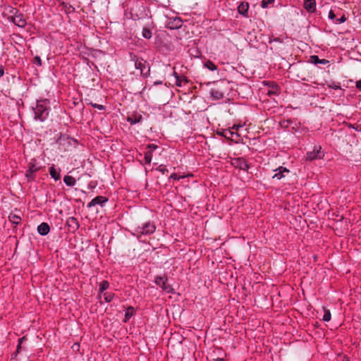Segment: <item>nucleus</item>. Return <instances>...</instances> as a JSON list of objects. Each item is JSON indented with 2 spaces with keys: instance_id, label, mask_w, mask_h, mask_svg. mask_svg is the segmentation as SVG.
Listing matches in <instances>:
<instances>
[{
  "instance_id": "nucleus-36",
  "label": "nucleus",
  "mask_w": 361,
  "mask_h": 361,
  "mask_svg": "<svg viewBox=\"0 0 361 361\" xmlns=\"http://www.w3.org/2000/svg\"><path fill=\"white\" fill-rule=\"evenodd\" d=\"M346 20V18L345 17V16H342L341 18H336V23H344L345 21Z\"/></svg>"
},
{
  "instance_id": "nucleus-9",
  "label": "nucleus",
  "mask_w": 361,
  "mask_h": 361,
  "mask_svg": "<svg viewBox=\"0 0 361 361\" xmlns=\"http://www.w3.org/2000/svg\"><path fill=\"white\" fill-rule=\"evenodd\" d=\"M275 174L272 176V178H276L278 180H281V178H284L286 174H288L290 171L283 166H279L276 169L274 170Z\"/></svg>"
},
{
  "instance_id": "nucleus-31",
  "label": "nucleus",
  "mask_w": 361,
  "mask_h": 361,
  "mask_svg": "<svg viewBox=\"0 0 361 361\" xmlns=\"http://www.w3.org/2000/svg\"><path fill=\"white\" fill-rule=\"evenodd\" d=\"M158 148V146L154 145V144H149L147 146V152H150L151 154L153 153V152L154 150H156Z\"/></svg>"
},
{
  "instance_id": "nucleus-41",
  "label": "nucleus",
  "mask_w": 361,
  "mask_h": 361,
  "mask_svg": "<svg viewBox=\"0 0 361 361\" xmlns=\"http://www.w3.org/2000/svg\"><path fill=\"white\" fill-rule=\"evenodd\" d=\"M4 68L2 65H0V78L4 75Z\"/></svg>"
},
{
  "instance_id": "nucleus-2",
  "label": "nucleus",
  "mask_w": 361,
  "mask_h": 361,
  "mask_svg": "<svg viewBox=\"0 0 361 361\" xmlns=\"http://www.w3.org/2000/svg\"><path fill=\"white\" fill-rule=\"evenodd\" d=\"M155 224L152 221H147L135 228L132 234L139 240H141L143 235H152L155 232Z\"/></svg>"
},
{
  "instance_id": "nucleus-42",
  "label": "nucleus",
  "mask_w": 361,
  "mask_h": 361,
  "mask_svg": "<svg viewBox=\"0 0 361 361\" xmlns=\"http://www.w3.org/2000/svg\"><path fill=\"white\" fill-rule=\"evenodd\" d=\"M158 170L161 172L162 173H164L166 170L165 167H163L162 166H159Z\"/></svg>"
},
{
  "instance_id": "nucleus-27",
  "label": "nucleus",
  "mask_w": 361,
  "mask_h": 361,
  "mask_svg": "<svg viewBox=\"0 0 361 361\" xmlns=\"http://www.w3.org/2000/svg\"><path fill=\"white\" fill-rule=\"evenodd\" d=\"M211 94L212 97H215L216 99H222L224 97V94L218 90H212Z\"/></svg>"
},
{
  "instance_id": "nucleus-5",
  "label": "nucleus",
  "mask_w": 361,
  "mask_h": 361,
  "mask_svg": "<svg viewBox=\"0 0 361 361\" xmlns=\"http://www.w3.org/2000/svg\"><path fill=\"white\" fill-rule=\"evenodd\" d=\"M324 156V152L322 150V147L319 145H315L312 151L307 152L306 159L313 161L315 159H322Z\"/></svg>"
},
{
  "instance_id": "nucleus-24",
  "label": "nucleus",
  "mask_w": 361,
  "mask_h": 361,
  "mask_svg": "<svg viewBox=\"0 0 361 361\" xmlns=\"http://www.w3.org/2000/svg\"><path fill=\"white\" fill-rule=\"evenodd\" d=\"M109 286V283L107 281H102L99 283V293H103L104 290H106Z\"/></svg>"
},
{
  "instance_id": "nucleus-30",
  "label": "nucleus",
  "mask_w": 361,
  "mask_h": 361,
  "mask_svg": "<svg viewBox=\"0 0 361 361\" xmlns=\"http://www.w3.org/2000/svg\"><path fill=\"white\" fill-rule=\"evenodd\" d=\"M114 297V294H113V293H106L104 294V298L106 302H111L113 300Z\"/></svg>"
},
{
  "instance_id": "nucleus-16",
  "label": "nucleus",
  "mask_w": 361,
  "mask_h": 361,
  "mask_svg": "<svg viewBox=\"0 0 361 361\" xmlns=\"http://www.w3.org/2000/svg\"><path fill=\"white\" fill-rule=\"evenodd\" d=\"M310 61L313 64L317 66L319 64L326 65L329 63V61L326 59H320L318 56L312 55L310 56Z\"/></svg>"
},
{
  "instance_id": "nucleus-1",
  "label": "nucleus",
  "mask_w": 361,
  "mask_h": 361,
  "mask_svg": "<svg viewBox=\"0 0 361 361\" xmlns=\"http://www.w3.org/2000/svg\"><path fill=\"white\" fill-rule=\"evenodd\" d=\"M49 104L50 102L48 99L37 101L36 106L32 108L35 120L40 122H44L47 120L50 111Z\"/></svg>"
},
{
  "instance_id": "nucleus-23",
  "label": "nucleus",
  "mask_w": 361,
  "mask_h": 361,
  "mask_svg": "<svg viewBox=\"0 0 361 361\" xmlns=\"http://www.w3.org/2000/svg\"><path fill=\"white\" fill-rule=\"evenodd\" d=\"M142 36L145 39H150L152 36V34L149 29L144 27L142 31Z\"/></svg>"
},
{
  "instance_id": "nucleus-17",
  "label": "nucleus",
  "mask_w": 361,
  "mask_h": 361,
  "mask_svg": "<svg viewBox=\"0 0 361 361\" xmlns=\"http://www.w3.org/2000/svg\"><path fill=\"white\" fill-rule=\"evenodd\" d=\"M63 182L69 187H73L76 184V180L71 176H65L63 177Z\"/></svg>"
},
{
  "instance_id": "nucleus-32",
  "label": "nucleus",
  "mask_w": 361,
  "mask_h": 361,
  "mask_svg": "<svg viewBox=\"0 0 361 361\" xmlns=\"http://www.w3.org/2000/svg\"><path fill=\"white\" fill-rule=\"evenodd\" d=\"M38 170V168L35 165H32L30 166L28 171H27V176H29V173H34Z\"/></svg>"
},
{
  "instance_id": "nucleus-25",
  "label": "nucleus",
  "mask_w": 361,
  "mask_h": 361,
  "mask_svg": "<svg viewBox=\"0 0 361 361\" xmlns=\"http://www.w3.org/2000/svg\"><path fill=\"white\" fill-rule=\"evenodd\" d=\"M9 220L12 224L18 225L20 222L21 219L20 216L13 214L9 216Z\"/></svg>"
},
{
  "instance_id": "nucleus-28",
  "label": "nucleus",
  "mask_w": 361,
  "mask_h": 361,
  "mask_svg": "<svg viewBox=\"0 0 361 361\" xmlns=\"http://www.w3.org/2000/svg\"><path fill=\"white\" fill-rule=\"evenodd\" d=\"M152 159V154L150 152H146L145 153V161L146 164H150Z\"/></svg>"
},
{
  "instance_id": "nucleus-12",
  "label": "nucleus",
  "mask_w": 361,
  "mask_h": 361,
  "mask_svg": "<svg viewBox=\"0 0 361 361\" xmlns=\"http://www.w3.org/2000/svg\"><path fill=\"white\" fill-rule=\"evenodd\" d=\"M13 23L20 27H24L26 25V20L22 14H18L13 17Z\"/></svg>"
},
{
  "instance_id": "nucleus-35",
  "label": "nucleus",
  "mask_w": 361,
  "mask_h": 361,
  "mask_svg": "<svg viewBox=\"0 0 361 361\" xmlns=\"http://www.w3.org/2000/svg\"><path fill=\"white\" fill-rule=\"evenodd\" d=\"M91 106L95 109H99V110H104L105 109L104 106H103L102 104L91 103Z\"/></svg>"
},
{
  "instance_id": "nucleus-21",
  "label": "nucleus",
  "mask_w": 361,
  "mask_h": 361,
  "mask_svg": "<svg viewBox=\"0 0 361 361\" xmlns=\"http://www.w3.org/2000/svg\"><path fill=\"white\" fill-rule=\"evenodd\" d=\"M142 116H139L137 117H135V118H132V117H128L127 118V121L130 124V125H135L136 123H138L141 121L142 120Z\"/></svg>"
},
{
  "instance_id": "nucleus-46",
  "label": "nucleus",
  "mask_w": 361,
  "mask_h": 361,
  "mask_svg": "<svg viewBox=\"0 0 361 361\" xmlns=\"http://www.w3.org/2000/svg\"><path fill=\"white\" fill-rule=\"evenodd\" d=\"M344 359L345 360L343 361H348V358L347 357H345Z\"/></svg>"
},
{
  "instance_id": "nucleus-10",
  "label": "nucleus",
  "mask_w": 361,
  "mask_h": 361,
  "mask_svg": "<svg viewBox=\"0 0 361 361\" xmlns=\"http://www.w3.org/2000/svg\"><path fill=\"white\" fill-rule=\"evenodd\" d=\"M233 164L243 171H247L249 169L247 162L242 157L235 159Z\"/></svg>"
},
{
  "instance_id": "nucleus-8",
  "label": "nucleus",
  "mask_w": 361,
  "mask_h": 361,
  "mask_svg": "<svg viewBox=\"0 0 361 361\" xmlns=\"http://www.w3.org/2000/svg\"><path fill=\"white\" fill-rule=\"evenodd\" d=\"M108 202V198L104 196H97L93 198L88 204L87 207L91 208L96 205H100L103 207L104 204Z\"/></svg>"
},
{
  "instance_id": "nucleus-4",
  "label": "nucleus",
  "mask_w": 361,
  "mask_h": 361,
  "mask_svg": "<svg viewBox=\"0 0 361 361\" xmlns=\"http://www.w3.org/2000/svg\"><path fill=\"white\" fill-rule=\"evenodd\" d=\"M168 279L165 276H156L154 283L159 286L164 292L167 293H173V288L169 284Z\"/></svg>"
},
{
  "instance_id": "nucleus-14",
  "label": "nucleus",
  "mask_w": 361,
  "mask_h": 361,
  "mask_svg": "<svg viewBox=\"0 0 361 361\" xmlns=\"http://www.w3.org/2000/svg\"><path fill=\"white\" fill-rule=\"evenodd\" d=\"M304 7L308 12H314L316 9L315 0H305Z\"/></svg>"
},
{
  "instance_id": "nucleus-3",
  "label": "nucleus",
  "mask_w": 361,
  "mask_h": 361,
  "mask_svg": "<svg viewBox=\"0 0 361 361\" xmlns=\"http://www.w3.org/2000/svg\"><path fill=\"white\" fill-rule=\"evenodd\" d=\"M136 70L140 71V74L144 78H147L149 75L150 68L147 62L143 59H137L134 63Z\"/></svg>"
},
{
  "instance_id": "nucleus-33",
  "label": "nucleus",
  "mask_w": 361,
  "mask_h": 361,
  "mask_svg": "<svg viewBox=\"0 0 361 361\" xmlns=\"http://www.w3.org/2000/svg\"><path fill=\"white\" fill-rule=\"evenodd\" d=\"M328 87L329 88L334 89V90H339L341 89V86L338 84H336L335 82H332L331 84H328Z\"/></svg>"
},
{
  "instance_id": "nucleus-47",
  "label": "nucleus",
  "mask_w": 361,
  "mask_h": 361,
  "mask_svg": "<svg viewBox=\"0 0 361 361\" xmlns=\"http://www.w3.org/2000/svg\"><path fill=\"white\" fill-rule=\"evenodd\" d=\"M160 83L159 81L155 82V84Z\"/></svg>"
},
{
  "instance_id": "nucleus-45",
  "label": "nucleus",
  "mask_w": 361,
  "mask_h": 361,
  "mask_svg": "<svg viewBox=\"0 0 361 361\" xmlns=\"http://www.w3.org/2000/svg\"><path fill=\"white\" fill-rule=\"evenodd\" d=\"M214 361H224V360L223 358H216V359H214Z\"/></svg>"
},
{
  "instance_id": "nucleus-48",
  "label": "nucleus",
  "mask_w": 361,
  "mask_h": 361,
  "mask_svg": "<svg viewBox=\"0 0 361 361\" xmlns=\"http://www.w3.org/2000/svg\"><path fill=\"white\" fill-rule=\"evenodd\" d=\"M160 83L159 81L155 82V84Z\"/></svg>"
},
{
  "instance_id": "nucleus-26",
  "label": "nucleus",
  "mask_w": 361,
  "mask_h": 361,
  "mask_svg": "<svg viewBox=\"0 0 361 361\" xmlns=\"http://www.w3.org/2000/svg\"><path fill=\"white\" fill-rule=\"evenodd\" d=\"M204 67H206L207 69L210 71H215L217 68L216 66L211 61H207V62H205Z\"/></svg>"
},
{
  "instance_id": "nucleus-44",
  "label": "nucleus",
  "mask_w": 361,
  "mask_h": 361,
  "mask_svg": "<svg viewBox=\"0 0 361 361\" xmlns=\"http://www.w3.org/2000/svg\"><path fill=\"white\" fill-rule=\"evenodd\" d=\"M242 126L240 125H234L233 128V129H235V130H238L240 128H241Z\"/></svg>"
},
{
  "instance_id": "nucleus-6",
  "label": "nucleus",
  "mask_w": 361,
  "mask_h": 361,
  "mask_svg": "<svg viewBox=\"0 0 361 361\" xmlns=\"http://www.w3.org/2000/svg\"><path fill=\"white\" fill-rule=\"evenodd\" d=\"M75 142V140L72 138H71L70 137H68V135H61V136L59 137V138L58 139V144L61 147H63V150H66V145H72V144Z\"/></svg>"
},
{
  "instance_id": "nucleus-15",
  "label": "nucleus",
  "mask_w": 361,
  "mask_h": 361,
  "mask_svg": "<svg viewBox=\"0 0 361 361\" xmlns=\"http://www.w3.org/2000/svg\"><path fill=\"white\" fill-rule=\"evenodd\" d=\"M60 171L61 169L59 168L56 169L54 166L49 168V174L54 180H59L61 179Z\"/></svg>"
},
{
  "instance_id": "nucleus-43",
  "label": "nucleus",
  "mask_w": 361,
  "mask_h": 361,
  "mask_svg": "<svg viewBox=\"0 0 361 361\" xmlns=\"http://www.w3.org/2000/svg\"><path fill=\"white\" fill-rule=\"evenodd\" d=\"M356 87L361 90V80L356 82Z\"/></svg>"
},
{
  "instance_id": "nucleus-18",
  "label": "nucleus",
  "mask_w": 361,
  "mask_h": 361,
  "mask_svg": "<svg viewBox=\"0 0 361 361\" xmlns=\"http://www.w3.org/2000/svg\"><path fill=\"white\" fill-rule=\"evenodd\" d=\"M67 224L68 226L73 227L74 229H77L79 228V224L76 218L75 217H69L67 219Z\"/></svg>"
},
{
  "instance_id": "nucleus-19",
  "label": "nucleus",
  "mask_w": 361,
  "mask_h": 361,
  "mask_svg": "<svg viewBox=\"0 0 361 361\" xmlns=\"http://www.w3.org/2000/svg\"><path fill=\"white\" fill-rule=\"evenodd\" d=\"M134 308L133 307H129L125 313L123 322H127L130 319V318L134 314Z\"/></svg>"
},
{
  "instance_id": "nucleus-37",
  "label": "nucleus",
  "mask_w": 361,
  "mask_h": 361,
  "mask_svg": "<svg viewBox=\"0 0 361 361\" xmlns=\"http://www.w3.org/2000/svg\"><path fill=\"white\" fill-rule=\"evenodd\" d=\"M328 17L329 19H331V20H334V21H335L336 18V15L334 14V11L331 10L329 12Z\"/></svg>"
},
{
  "instance_id": "nucleus-11",
  "label": "nucleus",
  "mask_w": 361,
  "mask_h": 361,
  "mask_svg": "<svg viewBox=\"0 0 361 361\" xmlns=\"http://www.w3.org/2000/svg\"><path fill=\"white\" fill-rule=\"evenodd\" d=\"M248 9H249V4L246 1L241 2L238 6V13L245 18H247L249 16Z\"/></svg>"
},
{
  "instance_id": "nucleus-40",
  "label": "nucleus",
  "mask_w": 361,
  "mask_h": 361,
  "mask_svg": "<svg viewBox=\"0 0 361 361\" xmlns=\"http://www.w3.org/2000/svg\"><path fill=\"white\" fill-rule=\"evenodd\" d=\"M25 340V337H23L21 338L20 340H19V343L18 345V347H17V350L18 351L20 348V345L22 344V343L23 342V341Z\"/></svg>"
},
{
  "instance_id": "nucleus-39",
  "label": "nucleus",
  "mask_w": 361,
  "mask_h": 361,
  "mask_svg": "<svg viewBox=\"0 0 361 361\" xmlns=\"http://www.w3.org/2000/svg\"><path fill=\"white\" fill-rule=\"evenodd\" d=\"M277 92H278V87H277V86H276L274 90H269V91L268 92V94H269V95H271V94H277Z\"/></svg>"
},
{
  "instance_id": "nucleus-38",
  "label": "nucleus",
  "mask_w": 361,
  "mask_h": 361,
  "mask_svg": "<svg viewBox=\"0 0 361 361\" xmlns=\"http://www.w3.org/2000/svg\"><path fill=\"white\" fill-rule=\"evenodd\" d=\"M182 178L183 176H178L176 173H172L170 176V178L173 180H180Z\"/></svg>"
},
{
  "instance_id": "nucleus-20",
  "label": "nucleus",
  "mask_w": 361,
  "mask_h": 361,
  "mask_svg": "<svg viewBox=\"0 0 361 361\" xmlns=\"http://www.w3.org/2000/svg\"><path fill=\"white\" fill-rule=\"evenodd\" d=\"M174 77L176 78V85L178 87L182 86L183 81H187L184 76H180L177 73H173Z\"/></svg>"
},
{
  "instance_id": "nucleus-13",
  "label": "nucleus",
  "mask_w": 361,
  "mask_h": 361,
  "mask_svg": "<svg viewBox=\"0 0 361 361\" xmlns=\"http://www.w3.org/2000/svg\"><path fill=\"white\" fill-rule=\"evenodd\" d=\"M50 231V227L47 223H42L37 226V232L41 235H46Z\"/></svg>"
},
{
  "instance_id": "nucleus-29",
  "label": "nucleus",
  "mask_w": 361,
  "mask_h": 361,
  "mask_svg": "<svg viewBox=\"0 0 361 361\" xmlns=\"http://www.w3.org/2000/svg\"><path fill=\"white\" fill-rule=\"evenodd\" d=\"M275 0H262L261 6L262 8H267L269 5L274 4Z\"/></svg>"
},
{
  "instance_id": "nucleus-34",
  "label": "nucleus",
  "mask_w": 361,
  "mask_h": 361,
  "mask_svg": "<svg viewBox=\"0 0 361 361\" xmlns=\"http://www.w3.org/2000/svg\"><path fill=\"white\" fill-rule=\"evenodd\" d=\"M34 63L36 64L38 66H42V60L39 56H36L34 59Z\"/></svg>"
},
{
  "instance_id": "nucleus-22",
  "label": "nucleus",
  "mask_w": 361,
  "mask_h": 361,
  "mask_svg": "<svg viewBox=\"0 0 361 361\" xmlns=\"http://www.w3.org/2000/svg\"><path fill=\"white\" fill-rule=\"evenodd\" d=\"M323 310H324V314L323 315L322 320L324 322H329L331 318L330 311L329 310L326 309L325 307H323Z\"/></svg>"
},
{
  "instance_id": "nucleus-7",
  "label": "nucleus",
  "mask_w": 361,
  "mask_h": 361,
  "mask_svg": "<svg viewBox=\"0 0 361 361\" xmlns=\"http://www.w3.org/2000/svg\"><path fill=\"white\" fill-rule=\"evenodd\" d=\"M183 21L180 18L175 17L169 19L166 23V27L171 30H176L181 27Z\"/></svg>"
}]
</instances>
